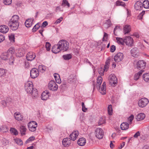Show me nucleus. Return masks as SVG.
<instances>
[{"instance_id": "obj_1", "label": "nucleus", "mask_w": 149, "mask_h": 149, "mask_svg": "<svg viewBox=\"0 0 149 149\" xmlns=\"http://www.w3.org/2000/svg\"><path fill=\"white\" fill-rule=\"evenodd\" d=\"M24 88L26 92L32 95L33 98H36L38 95L37 89L33 88V85L32 82L29 81L25 84Z\"/></svg>"}, {"instance_id": "obj_2", "label": "nucleus", "mask_w": 149, "mask_h": 149, "mask_svg": "<svg viewBox=\"0 0 149 149\" xmlns=\"http://www.w3.org/2000/svg\"><path fill=\"white\" fill-rule=\"evenodd\" d=\"M15 50L13 47L10 48L8 50L7 52L3 53L1 55V58L4 60H8L9 56H11V53H14Z\"/></svg>"}, {"instance_id": "obj_3", "label": "nucleus", "mask_w": 149, "mask_h": 149, "mask_svg": "<svg viewBox=\"0 0 149 149\" xmlns=\"http://www.w3.org/2000/svg\"><path fill=\"white\" fill-rule=\"evenodd\" d=\"M61 51H66L69 48V43L66 40H60L58 43Z\"/></svg>"}, {"instance_id": "obj_4", "label": "nucleus", "mask_w": 149, "mask_h": 149, "mask_svg": "<svg viewBox=\"0 0 149 149\" xmlns=\"http://www.w3.org/2000/svg\"><path fill=\"white\" fill-rule=\"evenodd\" d=\"M109 84L113 86H115L117 83V78L114 74H111L109 76Z\"/></svg>"}, {"instance_id": "obj_5", "label": "nucleus", "mask_w": 149, "mask_h": 149, "mask_svg": "<svg viewBox=\"0 0 149 149\" xmlns=\"http://www.w3.org/2000/svg\"><path fill=\"white\" fill-rule=\"evenodd\" d=\"M28 126L30 131L33 132L36 130V128L37 127V123L35 121H31L28 123Z\"/></svg>"}, {"instance_id": "obj_6", "label": "nucleus", "mask_w": 149, "mask_h": 149, "mask_svg": "<svg viewBox=\"0 0 149 149\" xmlns=\"http://www.w3.org/2000/svg\"><path fill=\"white\" fill-rule=\"evenodd\" d=\"M148 102V100L147 98H143L139 100L138 104L139 107L143 108L145 107Z\"/></svg>"}, {"instance_id": "obj_7", "label": "nucleus", "mask_w": 149, "mask_h": 149, "mask_svg": "<svg viewBox=\"0 0 149 149\" xmlns=\"http://www.w3.org/2000/svg\"><path fill=\"white\" fill-rule=\"evenodd\" d=\"M49 89L52 91H56L58 88V86L54 81H50L48 84Z\"/></svg>"}, {"instance_id": "obj_8", "label": "nucleus", "mask_w": 149, "mask_h": 149, "mask_svg": "<svg viewBox=\"0 0 149 149\" xmlns=\"http://www.w3.org/2000/svg\"><path fill=\"white\" fill-rule=\"evenodd\" d=\"M95 134L97 138L99 139H101L104 135L103 131L101 128H97L95 131Z\"/></svg>"}, {"instance_id": "obj_9", "label": "nucleus", "mask_w": 149, "mask_h": 149, "mask_svg": "<svg viewBox=\"0 0 149 149\" xmlns=\"http://www.w3.org/2000/svg\"><path fill=\"white\" fill-rule=\"evenodd\" d=\"M124 57V55L122 53H118L114 56V61L116 62H119L123 60Z\"/></svg>"}, {"instance_id": "obj_10", "label": "nucleus", "mask_w": 149, "mask_h": 149, "mask_svg": "<svg viewBox=\"0 0 149 149\" xmlns=\"http://www.w3.org/2000/svg\"><path fill=\"white\" fill-rule=\"evenodd\" d=\"M137 68L139 70H143L146 66V62L143 61H139L137 63Z\"/></svg>"}, {"instance_id": "obj_11", "label": "nucleus", "mask_w": 149, "mask_h": 149, "mask_svg": "<svg viewBox=\"0 0 149 149\" xmlns=\"http://www.w3.org/2000/svg\"><path fill=\"white\" fill-rule=\"evenodd\" d=\"M39 73L38 69L35 68H32L30 71L31 77L33 79L37 77L39 75Z\"/></svg>"}, {"instance_id": "obj_12", "label": "nucleus", "mask_w": 149, "mask_h": 149, "mask_svg": "<svg viewBox=\"0 0 149 149\" xmlns=\"http://www.w3.org/2000/svg\"><path fill=\"white\" fill-rule=\"evenodd\" d=\"M124 41L126 45L129 46H132L133 43V39L130 36H126L124 39Z\"/></svg>"}, {"instance_id": "obj_13", "label": "nucleus", "mask_w": 149, "mask_h": 149, "mask_svg": "<svg viewBox=\"0 0 149 149\" xmlns=\"http://www.w3.org/2000/svg\"><path fill=\"white\" fill-rule=\"evenodd\" d=\"M8 25L10 28L13 30H17L19 26V22H15L9 21L8 23Z\"/></svg>"}, {"instance_id": "obj_14", "label": "nucleus", "mask_w": 149, "mask_h": 149, "mask_svg": "<svg viewBox=\"0 0 149 149\" xmlns=\"http://www.w3.org/2000/svg\"><path fill=\"white\" fill-rule=\"evenodd\" d=\"M36 57L35 54L33 52H29L26 55V59L28 61H32Z\"/></svg>"}, {"instance_id": "obj_15", "label": "nucleus", "mask_w": 149, "mask_h": 149, "mask_svg": "<svg viewBox=\"0 0 149 149\" xmlns=\"http://www.w3.org/2000/svg\"><path fill=\"white\" fill-rule=\"evenodd\" d=\"M49 95L50 93L48 91H44L41 94V99L44 100H47L49 97Z\"/></svg>"}, {"instance_id": "obj_16", "label": "nucleus", "mask_w": 149, "mask_h": 149, "mask_svg": "<svg viewBox=\"0 0 149 149\" xmlns=\"http://www.w3.org/2000/svg\"><path fill=\"white\" fill-rule=\"evenodd\" d=\"M143 5L141 1H138L134 5L135 9L136 10H140L142 9Z\"/></svg>"}, {"instance_id": "obj_17", "label": "nucleus", "mask_w": 149, "mask_h": 149, "mask_svg": "<svg viewBox=\"0 0 149 149\" xmlns=\"http://www.w3.org/2000/svg\"><path fill=\"white\" fill-rule=\"evenodd\" d=\"M106 84L105 82L103 83L101 88L100 87L98 90L100 92L102 95H104L106 93Z\"/></svg>"}, {"instance_id": "obj_18", "label": "nucleus", "mask_w": 149, "mask_h": 149, "mask_svg": "<svg viewBox=\"0 0 149 149\" xmlns=\"http://www.w3.org/2000/svg\"><path fill=\"white\" fill-rule=\"evenodd\" d=\"M78 135L79 133L78 131H74L70 135V139L74 141L77 138Z\"/></svg>"}, {"instance_id": "obj_19", "label": "nucleus", "mask_w": 149, "mask_h": 149, "mask_svg": "<svg viewBox=\"0 0 149 149\" xmlns=\"http://www.w3.org/2000/svg\"><path fill=\"white\" fill-rule=\"evenodd\" d=\"M131 31V27L128 24H126L124 26L123 28V32L125 34L129 33Z\"/></svg>"}, {"instance_id": "obj_20", "label": "nucleus", "mask_w": 149, "mask_h": 149, "mask_svg": "<svg viewBox=\"0 0 149 149\" xmlns=\"http://www.w3.org/2000/svg\"><path fill=\"white\" fill-rule=\"evenodd\" d=\"M71 143L70 139V138H64L62 141V144L65 146H69Z\"/></svg>"}, {"instance_id": "obj_21", "label": "nucleus", "mask_w": 149, "mask_h": 149, "mask_svg": "<svg viewBox=\"0 0 149 149\" xmlns=\"http://www.w3.org/2000/svg\"><path fill=\"white\" fill-rule=\"evenodd\" d=\"M58 43L57 45H54L52 48V52L55 54H56L59 52L61 51V49L59 47Z\"/></svg>"}, {"instance_id": "obj_22", "label": "nucleus", "mask_w": 149, "mask_h": 149, "mask_svg": "<svg viewBox=\"0 0 149 149\" xmlns=\"http://www.w3.org/2000/svg\"><path fill=\"white\" fill-rule=\"evenodd\" d=\"M9 30L8 26L5 25H3L0 26V32L5 33H7Z\"/></svg>"}, {"instance_id": "obj_23", "label": "nucleus", "mask_w": 149, "mask_h": 149, "mask_svg": "<svg viewBox=\"0 0 149 149\" xmlns=\"http://www.w3.org/2000/svg\"><path fill=\"white\" fill-rule=\"evenodd\" d=\"M131 53L133 56L134 57H137L139 54L137 48L135 47L132 49L131 51Z\"/></svg>"}, {"instance_id": "obj_24", "label": "nucleus", "mask_w": 149, "mask_h": 149, "mask_svg": "<svg viewBox=\"0 0 149 149\" xmlns=\"http://www.w3.org/2000/svg\"><path fill=\"white\" fill-rule=\"evenodd\" d=\"M33 20V18L28 19L26 20L25 22V26L27 27H31L32 24Z\"/></svg>"}, {"instance_id": "obj_25", "label": "nucleus", "mask_w": 149, "mask_h": 149, "mask_svg": "<svg viewBox=\"0 0 149 149\" xmlns=\"http://www.w3.org/2000/svg\"><path fill=\"white\" fill-rule=\"evenodd\" d=\"M146 116L144 113H141L138 114L136 116V119L138 121H141L143 120Z\"/></svg>"}, {"instance_id": "obj_26", "label": "nucleus", "mask_w": 149, "mask_h": 149, "mask_svg": "<svg viewBox=\"0 0 149 149\" xmlns=\"http://www.w3.org/2000/svg\"><path fill=\"white\" fill-rule=\"evenodd\" d=\"M24 53V51L22 49H18L16 52V56L21 57L23 56Z\"/></svg>"}, {"instance_id": "obj_27", "label": "nucleus", "mask_w": 149, "mask_h": 149, "mask_svg": "<svg viewBox=\"0 0 149 149\" xmlns=\"http://www.w3.org/2000/svg\"><path fill=\"white\" fill-rule=\"evenodd\" d=\"M14 116L15 118L18 121L21 120L23 118V116L19 112H16L14 114Z\"/></svg>"}, {"instance_id": "obj_28", "label": "nucleus", "mask_w": 149, "mask_h": 149, "mask_svg": "<svg viewBox=\"0 0 149 149\" xmlns=\"http://www.w3.org/2000/svg\"><path fill=\"white\" fill-rule=\"evenodd\" d=\"M86 143V139L83 137L80 138L78 140L77 143L80 146H83L85 145Z\"/></svg>"}, {"instance_id": "obj_29", "label": "nucleus", "mask_w": 149, "mask_h": 149, "mask_svg": "<svg viewBox=\"0 0 149 149\" xmlns=\"http://www.w3.org/2000/svg\"><path fill=\"white\" fill-rule=\"evenodd\" d=\"M102 78L101 76L98 77L97 78V88L98 90L100 88V85L102 83Z\"/></svg>"}, {"instance_id": "obj_30", "label": "nucleus", "mask_w": 149, "mask_h": 149, "mask_svg": "<svg viewBox=\"0 0 149 149\" xmlns=\"http://www.w3.org/2000/svg\"><path fill=\"white\" fill-rule=\"evenodd\" d=\"M129 124L127 123L123 122L120 125L121 129L122 130H124L128 129Z\"/></svg>"}, {"instance_id": "obj_31", "label": "nucleus", "mask_w": 149, "mask_h": 149, "mask_svg": "<svg viewBox=\"0 0 149 149\" xmlns=\"http://www.w3.org/2000/svg\"><path fill=\"white\" fill-rule=\"evenodd\" d=\"M76 77L73 75L70 76L68 79V82L70 83L74 82L76 81Z\"/></svg>"}, {"instance_id": "obj_32", "label": "nucleus", "mask_w": 149, "mask_h": 149, "mask_svg": "<svg viewBox=\"0 0 149 149\" xmlns=\"http://www.w3.org/2000/svg\"><path fill=\"white\" fill-rule=\"evenodd\" d=\"M26 129L24 126H21L19 127V130L22 136L25 134Z\"/></svg>"}, {"instance_id": "obj_33", "label": "nucleus", "mask_w": 149, "mask_h": 149, "mask_svg": "<svg viewBox=\"0 0 149 149\" xmlns=\"http://www.w3.org/2000/svg\"><path fill=\"white\" fill-rule=\"evenodd\" d=\"M143 72H144V70H141L138 72L136 74L134 75V79L135 80H138Z\"/></svg>"}, {"instance_id": "obj_34", "label": "nucleus", "mask_w": 149, "mask_h": 149, "mask_svg": "<svg viewBox=\"0 0 149 149\" xmlns=\"http://www.w3.org/2000/svg\"><path fill=\"white\" fill-rule=\"evenodd\" d=\"M19 19L18 16L17 15H15L13 16L12 18L9 21L16 23L18 22V20Z\"/></svg>"}, {"instance_id": "obj_35", "label": "nucleus", "mask_w": 149, "mask_h": 149, "mask_svg": "<svg viewBox=\"0 0 149 149\" xmlns=\"http://www.w3.org/2000/svg\"><path fill=\"white\" fill-rule=\"evenodd\" d=\"M111 25V21L110 19L107 20L106 22L103 24V26L105 28L107 29L110 27Z\"/></svg>"}, {"instance_id": "obj_36", "label": "nucleus", "mask_w": 149, "mask_h": 149, "mask_svg": "<svg viewBox=\"0 0 149 149\" xmlns=\"http://www.w3.org/2000/svg\"><path fill=\"white\" fill-rule=\"evenodd\" d=\"M143 80L146 82H149V73H146L143 75Z\"/></svg>"}, {"instance_id": "obj_37", "label": "nucleus", "mask_w": 149, "mask_h": 149, "mask_svg": "<svg viewBox=\"0 0 149 149\" xmlns=\"http://www.w3.org/2000/svg\"><path fill=\"white\" fill-rule=\"evenodd\" d=\"M0 130L3 133L6 132L8 130V128L6 125H3L0 128Z\"/></svg>"}, {"instance_id": "obj_38", "label": "nucleus", "mask_w": 149, "mask_h": 149, "mask_svg": "<svg viewBox=\"0 0 149 149\" xmlns=\"http://www.w3.org/2000/svg\"><path fill=\"white\" fill-rule=\"evenodd\" d=\"M109 59H107L105 62V64L104 66V71H107L108 70L109 67Z\"/></svg>"}, {"instance_id": "obj_39", "label": "nucleus", "mask_w": 149, "mask_h": 149, "mask_svg": "<svg viewBox=\"0 0 149 149\" xmlns=\"http://www.w3.org/2000/svg\"><path fill=\"white\" fill-rule=\"evenodd\" d=\"M54 75L56 82L58 83H60L61 82V81L58 74L57 73H55Z\"/></svg>"}, {"instance_id": "obj_40", "label": "nucleus", "mask_w": 149, "mask_h": 149, "mask_svg": "<svg viewBox=\"0 0 149 149\" xmlns=\"http://www.w3.org/2000/svg\"><path fill=\"white\" fill-rule=\"evenodd\" d=\"M143 6L145 8H149V1L148 0H145L143 2Z\"/></svg>"}, {"instance_id": "obj_41", "label": "nucleus", "mask_w": 149, "mask_h": 149, "mask_svg": "<svg viewBox=\"0 0 149 149\" xmlns=\"http://www.w3.org/2000/svg\"><path fill=\"white\" fill-rule=\"evenodd\" d=\"M46 67L44 65H39L38 66V70L39 72H41L42 73H43L45 72L46 70Z\"/></svg>"}, {"instance_id": "obj_42", "label": "nucleus", "mask_w": 149, "mask_h": 149, "mask_svg": "<svg viewBox=\"0 0 149 149\" xmlns=\"http://www.w3.org/2000/svg\"><path fill=\"white\" fill-rule=\"evenodd\" d=\"M116 40L118 43L119 44L123 45L124 42V39L118 37L116 38Z\"/></svg>"}, {"instance_id": "obj_43", "label": "nucleus", "mask_w": 149, "mask_h": 149, "mask_svg": "<svg viewBox=\"0 0 149 149\" xmlns=\"http://www.w3.org/2000/svg\"><path fill=\"white\" fill-rule=\"evenodd\" d=\"M15 142L18 145L21 146L23 145V142L22 140L19 138H16L14 139Z\"/></svg>"}, {"instance_id": "obj_44", "label": "nucleus", "mask_w": 149, "mask_h": 149, "mask_svg": "<svg viewBox=\"0 0 149 149\" xmlns=\"http://www.w3.org/2000/svg\"><path fill=\"white\" fill-rule=\"evenodd\" d=\"M64 59L66 60H69L72 58V55L70 54H67L63 56Z\"/></svg>"}, {"instance_id": "obj_45", "label": "nucleus", "mask_w": 149, "mask_h": 149, "mask_svg": "<svg viewBox=\"0 0 149 149\" xmlns=\"http://www.w3.org/2000/svg\"><path fill=\"white\" fill-rule=\"evenodd\" d=\"M61 6H67L69 8L70 7V4L67 0H63Z\"/></svg>"}, {"instance_id": "obj_46", "label": "nucleus", "mask_w": 149, "mask_h": 149, "mask_svg": "<svg viewBox=\"0 0 149 149\" xmlns=\"http://www.w3.org/2000/svg\"><path fill=\"white\" fill-rule=\"evenodd\" d=\"M108 112L109 115H112L113 112L112 105L110 104L109 105L108 107Z\"/></svg>"}, {"instance_id": "obj_47", "label": "nucleus", "mask_w": 149, "mask_h": 149, "mask_svg": "<svg viewBox=\"0 0 149 149\" xmlns=\"http://www.w3.org/2000/svg\"><path fill=\"white\" fill-rule=\"evenodd\" d=\"M14 53H11V56H9V58L8 59H9V61L10 62V64H12L13 63V62L14 61V57H13V55Z\"/></svg>"}, {"instance_id": "obj_48", "label": "nucleus", "mask_w": 149, "mask_h": 149, "mask_svg": "<svg viewBox=\"0 0 149 149\" xmlns=\"http://www.w3.org/2000/svg\"><path fill=\"white\" fill-rule=\"evenodd\" d=\"M116 5L118 6H121L123 7L125 6V4L124 2L120 1H118L116 3Z\"/></svg>"}, {"instance_id": "obj_49", "label": "nucleus", "mask_w": 149, "mask_h": 149, "mask_svg": "<svg viewBox=\"0 0 149 149\" xmlns=\"http://www.w3.org/2000/svg\"><path fill=\"white\" fill-rule=\"evenodd\" d=\"M120 29L119 26H116L114 28L113 30V33L115 36H117V32Z\"/></svg>"}, {"instance_id": "obj_50", "label": "nucleus", "mask_w": 149, "mask_h": 149, "mask_svg": "<svg viewBox=\"0 0 149 149\" xmlns=\"http://www.w3.org/2000/svg\"><path fill=\"white\" fill-rule=\"evenodd\" d=\"M10 132L15 135H17L18 134V132L17 130L13 128H11L10 129Z\"/></svg>"}, {"instance_id": "obj_51", "label": "nucleus", "mask_w": 149, "mask_h": 149, "mask_svg": "<svg viewBox=\"0 0 149 149\" xmlns=\"http://www.w3.org/2000/svg\"><path fill=\"white\" fill-rule=\"evenodd\" d=\"M2 144L4 146H6L9 143V141L8 140L6 139L5 138L3 139L2 140Z\"/></svg>"}, {"instance_id": "obj_52", "label": "nucleus", "mask_w": 149, "mask_h": 149, "mask_svg": "<svg viewBox=\"0 0 149 149\" xmlns=\"http://www.w3.org/2000/svg\"><path fill=\"white\" fill-rule=\"evenodd\" d=\"M5 74L6 71L5 70L1 68L0 69V77L4 76Z\"/></svg>"}, {"instance_id": "obj_53", "label": "nucleus", "mask_w": 149, "mask_h": 149, "mask_svg": "<svg viewBox=\"0 0 149 149\" xmlns=\"http://www.w3.org/2000/svg\"><path fill=\"white\" fill-rule=\"evenodd\" d=\"M134 118V116L133 115H131V116L129 117L128 119V123H129V124H132V121L133 119Z\"/></svg>"}, {"instance_id": "obj_54", "label": "nucleus", "mask_w": 149, "mask_h": 149, "mask_svg": "<svg viewBox=\"0 0 149 149\" xmlns=\"http://www.w3.org/2000/svg\"><path fill=\"white\" fill-rule=\"evenodd\" d=\"M104 119L103 118H100L98 122V124L99 125H100L104 124Z\"/></svg>"}, {"instance_id": "obj_55", "label": "nucleus", "mask_w": 149, "mask_h": 149, "mask_svg": "<svg viewBox=\"0 0 149 149\" xmlns=\"http://www.w3.org/2000/svg\"><path fill=\"white\" fill-rule=\"evenodd\" d=\"M12 0H4L3 3L6 5H9L12 3Z\"/></svg>"}, {"instance_id": "obj_56", "label": "nucleus", "mask_w": 149, "mask_h": 149, "mask_svg": "<svg viewBox=\"0 0 149 149\" xmlns=\"http://www.w3.org/2000/svg\"><path fill=\"white\" fill-rule=\"evenodd\" d=\"M40 27V26L38 24H37L35 25L34 26V27H33L32 31L33 32L36 31Z\"/></svg>"}, {"instance_id": "obj_57", "label": "nucleus", "mask_w": 149, "mask_h": 149, "mask_svg": "<svg viewBox=\"0 0 149 149\" xmlns=\"http://www.w3.org/2000/svg\"><path fill=\"white\" fill-rule=\"evenodd\" d=\"M81 105L82 106V110L84 112H86L87 109L86 108L85 105H84V102H82L81 103Z\"/></svg>"}, {"instance_id": "obj_58", "label": "nucleus", "mask_w": 149, "mask_h": 149, "mask_svg": "<svg viewBox=\"0 0 149 149\" xmlns=\"http://www.w3.org/2000/svg\"><path fill=\"white\" fill-rule=\"evenodd\" d=\"M51 45L48 42H46L45 45V47L46 48V49L47 51H49L50 49V47Z\"/></svg>"}, {"instance_id": "obj_59", "label": "nucleus", "mask_w": 149, "mask_h": 149, "mask_svg": "<svg viewBox=\"0 0 149 149\" xmlns=\"http://www.w3.org/2000/svg\"><path fill=\"white\" fill-rule=\"evenodd\" d=\"M9 38L11 42H14L15 41V37L13 35H11L10 36H9Z\"/></svg>"}, {"instance_id": "obj_60", "label": "nucleus", "mask_w": 149, "mask_h": 149, "mask_svg": "<svg viewBox=\"0 0 149 149\" xmlns=\"http://www.w3.org/2000/svg\"><path fill=\"white\" fill-rule=\"evenodd\" d=\"M108 37V34L105 32H104V36L103 38V41H106Z\"/></svg>"}, {"instance_id": "obj_61", "label": "nucleus", "mask_w": 149, "mask_h": 149, "mask_svg": "<svg viewBox=\"0 0 149 149\" xmlns=\"http://www.w3.org/2000/svg\"><path fill=\"white\" fill-rule=\"evenodd\" d=\"M35 139L34 136H32L29 138L26 141V142L28 143L30 142V141H31Z\"/></svg>"}, {"instance_id": "obj_62", "label": "nucleus", "mask_w": 149, "mask_h": 149, "mask_svg": "<svg viewBox=\"0 0 149 149\" xmlns=\"http://www.w3.org/2000/svg\"><path fill=\"white\" fill-rule=\"evenodd\" d=\"M116 50V46L113 45L111 47L110 51L112 52H114Z\"/></svg>"}, {"instance_id": "obj_63", "label": "nucleus", "mask_w": 149, "mask_h": 149, "mask_svg": "<svg viewBox=\"0 0 149 149\" xmlns=\"http://www.w3.org/2000/svg\"><path fill=\"white\" fill-rule=\"evenodd\" d=\"M5 39V37L3 35L0 34V43L2 42Z\"/></svg>"}, {"instance_id": "obj_64", "label": "nucleus", "mask_w": 149, "mask_h": 149, "mask_svg": "<svg viewBox=\"0 0 149 149\" xmlns=\"http://www.w3.org/2000/svg\"><path fill=\"white\" fill-rule=\"evenodd\" d=\"M140 135V133L139 131L137 132L134 135V138H137L138 136Z\"/></svg>"}]
</instances>
